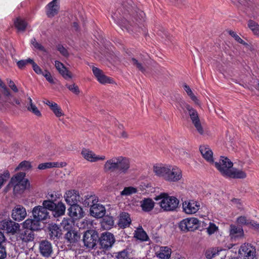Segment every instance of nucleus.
I'll return each instance as SVG.
<instances>
[{"instance_id": "obj_1", "label": "nucleus", "mask_w": 259, "mask_h": 259, "mask_svg": "<svg viewBox=\"0 0 259 259\" xmlns=\"http://www.w3.org/2000/svg\"><path fill=\"white\" fill-rule=\"evenodd\" d=\"M153 170L156 176L168 182H178L183 176L181 169L176 165L156 164L153 166Z\"/></svg>"}, {"instance_id": "obj_2", "label": "nucleus", "mask_w": 259, "mask_h": 259, "mask_svg": "<svg viewBox=\"0 0 259 259\" xmlns=\"http://www.w3.org/2000/svg\"><path fill=\"white\" fill-rule=\"evenodd\" d=\"M155 199L158 201L159 206L164 211L176 210L179 204V200L177 197L166 193H161Z\"/></svg>"}, {"instance_id": "obj_3", "label": "nucleus", "mask_w": 259, "mask_h": 259, "mask_svg": "<svg viewBox=\"0 0 259 259\" xmlns=\"http://www.w3.org/2000/svg\"><path fill=\"white\" fill-rule=\"evenodd\" d=\"M97 202L98 199L95 196H90L84 200V205L90 206V214L92 216L101 218L105 215L106 209L103 205Z\"/></svg>"}, {"instance_id": "obj_4", "label": "nucleus", "mask_w": 259, "mask_h": 259, "mask_svg": "<svg viewBox=\"0 0 259 259\" xmlns=\"http://www.w3.org/2000/svg\"><path fill=\"white\" fill-rule=\"evenodd\" d=\"M179 226L180 230L182 231H193L199 228L200 221L196 218H188L182 220Z\"/></svg>"}, {"instance_id": "obj_5", "label": "nucleus", "mask_w": 259, "mask_h": 259, "mask_svg": "<svg viewBox=\"0 0 259 259\" xmlns=\"http://www.w3.org/2000/svg\"><path fill=\"white\" fill-rule=\"evenodd\" d=\"M185 108L198 133L201 135H204V130L201 124L197 111L188 104L186 105Z\"/></svg>"}, {"instance_id": "obj_6", "label": "nucleus", "mask_w": 259, "mask_h": 259, "mask_svg": "<svg viewBox=\"0 0 259 259\" xmlns=\"http://www.w3.org/2000/svg\"><path fill=\"white\" fill-rule=\"evenodd\" d=\"M200 202L195 199H187L182 203L183 212L189 215H192L197 213L200 209Z\"/></svg>"}, {"instance_id": "obj_7", "label": "nucleus", "mask_w": 259, "mask_h": 259, "mask_svg": "<svg viewBox=\"0 0 259 259\" xmlns=\"http://www.w3.org/2000/svg\"><path fill=\"white\" fill-rule=\"evenodd\" d=\"M238 254L241 259H254L256 255V249L251 244L244 243L240 246Z\"/></svg>"}, {"instance_id": "obj_8", "label": "nucleus", "mask_w": 259, "mask_h": 259, "mask_svg": "<svg viewBox=\"0 0 259 259\" xmlns=\"http://www.w3.org/2000/svg\"><path fill=\"white\" fill-rule=\"evenodd\" d=\"M20 227L19 224L8 219L0 221V229L13 235L17 233Z\"/></svg>"}, {"instance_id": "obj_9", "label": "nucleus", "mask_w": 259, "mask_h": 259, "mask_svg": "<svg viewBox=\"0 0 259 259\" xmlns=\"http://www.w3.org/2000/svg\"><path fill=\"white\" fill-rule=\"evenodd\" d=\"M213 164H214L216 168L224 177H226V175L224 172L229 171L233 166V163L227 157H221L219 162H214Z\"/></svg>"}, {"instance_id": "obj_10", "label": "nucleus", "mask_w": 259, "mask_h": 259, "mask_svg": "<svg viewBox=\"0 0 259 259\" xmlns=\"http://www.w3.org/2000/svg\"><path fill=\"white\" fill-rule=\"evenodd\" d=\"M81 154L86 160L91 162L104 161L106 159L105 155H97L93 151L88 149H83L81 152Z\"/></svg>"}, {"instance_id": "obj_11", "label": "nucleus", "mask_w": 259, "mask_h": 259, "mask_svg": "<svg viewBox=\"0 0 259 259\" xmlns=\"http://www.w3.org/2000/svg\"><path fill=\"white\" fill-rule=\"evenodd\" d=\"M64 197L66 203L70 205L77 204L81 199L79 192L75 190L66 191Z\"/></svg>"}, {"instance_id": "obj_12", "label": "nucleus", "mask_w": 259, "mask_h": 259, "mask_svg": "<svg viewBox=\"0 0 259 259\" xmlns=\"http://www.w3.org/2000/svg\"><path fill=\"white\" fill-rule=\"evenodd\" d=\"M114 235L109 232H105L102 234L100 238V244L102 248L108 249L111 247L115 242Z\"/></svg>"}, {"instance_id": "obj_13", "label": "nucleus", "mask_w": 259, "mask_h": 259, "mask_svg": "<svg viewBox=\"0 0 259 259\" xmlns=\"http://www.w3.org/2000/svg\"><path fill=\"white\" fill-rule=\"evenodd\" d=\"M97 238L98 235L95 232L92 231L85 232L83 237L84 245L89 248H93L96 244Z\"/></svg>"}, {"instance_id": "obj_14", "label": "nucleus", "mask_w": 259, "mask_h": 259, "mask_svg": "<svg viewBox=\"0 0 259 259\" xmlns=\"http://www.w3.org/2000/svg\"><path fill=\"white\" fill-rule=\"evenodd\" d=\"M17 240L21 241L23 242L27 243L31 242L34 239V233L33 231L26 229H20L17 233Z\"/></svg>"}, {"instance_id": "obj_15", "label": "nucleus", "mask_w": 259, "mask_h": 259, "mask_svg": "<svg viewBox=\"0 0 259 259\" xmlns=\"http://www.w3.org/2000/svg\"><path fill=\"white\" fill-rule=\"evenodd\" d=\"M117 162V171L120 174L127 173L131 166L130 160L126 157L118 156Z\"/></svg>"}, {"instance_id": "obj_16", "label": "nucleus", "mask_w": 259, "mask_h": 259, "mask_svg": "<svg viewBox=\"0 0 259 259\" xmlns=\"http://www.w3.org/2000/svg\"><path fill=\"white\" fill-rule=\"evenodd\" d=\"M27 215L26 209L21 205H17L13 209L11 217L16 221H21Z\"/></svg>"}, {"instance_id": "obj_17", "label": "nucleus", "mask_w": 259, "mask_h": 259, "mask_svg": "<svg viewBox=\"0 0 259 259\" xmlns=\"http://www.w3.org/2000/svg\"><path fill=\"white\" fill-rule=\"evenodd\" d=\"M34 219L40 221L46 220L49 216V213L45 208L42 206H35L32 211Z\"/></svg>"}, {"instance_id": "obj_18", "label": "nucleus", "mask_w": 259, "mask_h": 259, "mask_svg": "<svg viewBox=\"0 0 259 259\" xmlns=\"http://www.w3.org/2000/svg\"><path fill=\"white\" fill-rule=\"evenodd\" d=\"M118 156H114L108 159L103 165L105 172H113L117 171Z\"/></svg>"}, {"instance_id": "obj_19", "label": "nucleus", "mask_w": 259, "mask_h": 259, "mask_svg": "<svg viewBox=\"0 0 259 259\" xmlns=\"http://www.w3.org/2000/svg\"><path fill=\"white\" fill-rule=\"evenodd\" d=\"M92 71L97 80L102 84L111 83L112 80L106 76L103 71L96 67H93Z\"/></svg>"}, {"instance_id": "obj_20", "label": "nucleus", "mask_w": 259, "mask_h": 259, "mask_svg": "<svg viewBox=\"0 0 259 259\" xmlns=\"http://www.w3.org/2000/svg\"><path fill=\"white\" fill-rule=\"evenodd\" d=\"M226 250L219 249L218 248H212L206 250L205 256L207 259L219 257V259H224L226 256Z\"/></svg>"}, {"instance_id": "obj_21", "label": "nucleus", "mask_w": 259, "mask_h": 259, "mask_svg": "<svg viewBox=\"0 0 259 259\" xmlns=\"http://www.w3.org/2000/svg\"><path fill=\"white\" fill-rule=\"evenodd\" d=\"M39 249L40 254L44 257H49L53 252L51 243L47 240H44L40 242Z\"/></svg>"}, {"instance_id": "obj_22", "label": "nucleus", "mask_w": 259, "mask_h": 259, "mask_svg": "<svg viewBox=\"0 0 259 259\" xmlns=\"http://www.w3.org/2000/svg\"><path fill=\"white\" fill-rule=\"evenodd\" d=\"M55 66L59 73L65 79H71L72 78V74L67 69L62 63L59 61H55Z\"/></svg>"}, {"instance_id": "obj_23", "label": "nucleus", "mask_w": 259, "mask_h": 259, "mask_svg": "<svg viewBox=\"0 0 259 259\" xmlns=\"http://www.w3.org/2000/svg\"><path fill=\"white\" fill-rule=\"evenodd\" d=\"M226 175V177L233 179H245L247 175L246 172L242 170L235 168H231L229 171H226L224 172Z\"/></svg>"}, {"instance_id": "obj_24", "label": "nucleus", "mask_w": 259, "mask_h": 259, "mask_svg": "<svg viewBox=\"0 0 259 259\" xmlns=\"http://www.w3.org/2000/svg\"><path fill=\"white\" fill-rule=\"evenodd\" d=\"M200 151L203 157L210 164H213V152L209 146L206 145L201 146Z\"/></svg>"}, {"instance_id": "obj_25", "label": "nucleus", "mask_w": 259, "mask_h": 259, "mask_svg": "<svg viewBox=\"0 0 259 259\" xmlns=\"http://www.w3.org/2000/svg\"><path fill=\"white\" fill-rule=\"evenodd\" d=\"M69 215L73 218L80 219L83 217L82 208L77 204L70 205L68 209Z\"/></svg>"}, {"instance_id": "obj_26", "label": "nucleus", "mask_w": 259, "mask_h": 259, "mask_svg": "<svg viewBox=\"0 0 259 259\" xmlns=\"http://www.w3.org/2000/svg\"><path fill=\"white\" fill-rule=\"evenodd\" d=\"M23 227L27 230H38L40 228L39 221L34 218V219H28L22 224Z\"/></svg>"}, {"instance_id": "obj_27", "label": "nucleus", "mask_w": 259, "mask_h": 259, "mask_svg": "<svg viewBox=\"0 0 259 259\" xmlns=\"http://www.w3.org/2000/svg\"><path fill=\"white\" fill-rule=\"evenodd\" d=\"M171 254V249L168 246H160L156 250L155 254L159 259H169Z\"/></svg>"}, {"instance_id": "obj_28", "label": "nucleus", "mask_w": 259, "mask_h": 259, "mask_svg": "<svg viewBox=\"0 0 259 259\" xmlns=\"http://www.w3.org/2000/svg\"><path fill=\"white\" fill-rule=\"evenodd\" d=\"M46 14L49 17H53L56 15L59 11V7L57 0H53L49 3L46 7Z\"/></svg>"}, {"instance_id": "obj_29", "label": "nucleus", "mask_w": 259, "mask_h": 259, "mask_svg": "<svg viewBox=\"0 0 259 259\" xmlns=\"http://www.w3.org/2000/svg\"><path fill=\"white\" fill-rule=\"evenodd\" d=\"M112 17L114 21L122 29L124 30L125 29L128 32L133 31V29L131 28V25L128 24V22L124 18L118 17L116 14H114Z\"/></svg>"}, {"instance_id": "obj_30", "label": "nucleus", "mask_w": 259, "mask_h": 259, "mask_svg": "<svg viewBox=\"0 0 259 259\" xmlns=\"http://www.w3.org/2000/svg\"><path fill=\"white\" fill-rule=\"evenodd\" d=\"M155 202L151 198H145L140 202V206L144 212H150L154 208Z\"/></svg>"}, {"instance_id": "obj_31", "label": "nucleus", "mask_w": 259, "mask_h": 259, "mask_svg": "<svg viewBox=\"0 0 259 259\" xmlns=\"http://www.w3.org/2000/svg\"><path fill=\"white\" fill-rule=\"evenodd\" d=\"M49 229L50 232L49 235L50 236V238L52 239L58 238L62 235L61 230L60 227L55 224L50 225Z\"/></svg>"}, {"instance_id": "obj_32", "label": "nucleus", "mask_w": 259, "mask_h": 259, "mask_svg": "<svg viewBox=\"0 0 259 259\" xmlns=\"http://www.w3.org/2000/svg\"><path fill=\"white\" fill-rule=\"evenodd\" d=\"M131 223V219L128 213L122 212L120 213L118 222L119 225L122 228L128 226Z\"/></svg>"}, {"instance_id": "obj_33", "label": "nucleus", "mask_w": 259, "mask_h": 259, "mask_svg": "<svg viewBox=\"0 0 259 259\" xmlns=\"http://www.w3.org/2000/svg\"><path fill=\"white\" fill-rule=\"evenodd\" d=\"M25 177V173L24 172H20L17 174L15 176L12 177L11 180V183L14 186V191H18V186L23 180L24 179Z\"/></svg>"}, {"instance_id": "obj_34", "label": "nucleus", "mask_w": 259, "mask_h": 259, "mask_svg": "<svg viewBox=\"0 0 259 259\" xmlns=\"http://www.w3.org/2000/svg\"><path fill=\"white\" fill-rule=\"evenodd\" d=\"M230 235L231 238L241 237L243 236V230L241 227L231 225L230 226Z\"/></svg>"}, {"instance_id": "obj_35", "label": "nucleus", "mask_w": 259, "mask_h": 259, "mask_svg": "<svg viewBox=\"0 0 259 259\" xmlns=\"http://www.w3.org/2000/svg\"><path fill=\"white\" fill-rule=\"evenodd\" d=\"M65 238L68 242L73 243L80 238V235L75 230H70L65 234Z\"/></svg>"}, {"instance_id": "obj_36", "label": "nucleus", "mask_w": 259, "mask_h": 259, "mask_svg": "<svg viewBox=\"0 0 259 259\" xmlns=\"http://www.w3.org/2000/svg\"><path fill=\"white\" fill-rule=\"evenodd\" d=\"M14 23L15 27L19 31H24L27 25L26 22L20 17L14 20Z\"/></svg>"}, {"instance_id": "obj_37", "label": "nucleus", "mask_w": 259, "mask_h": 259, "mask_svg": "<svg viewBox=\"0 0 259 259\" xmlns=\"http://www.w3.org/2000/svg\"><path fill=\"white\" fill-rule=\"evenodd\" d=\"M65 165V164L63 162L61 163L58 162H46L39 164L38 166V168L39 169H45L52 167H62Z\"/></svg>"}, {"instance_id": "obj_38", "label": "nucleus", "mask_w": 259, "mask_h": 259, "mask_svg": "<svg viewBox=\"0 0 259 259\" xmlns=\"http://www.w3.org/2000/svg\"><path fill=\"white\" fill-rule=\"evenodd\" d=\"M66 207L64 204L62 202H59L55 204V209L53 210L55 212L54 215L59 217L64 214Z\"/></svg>"}, {"instance_id": "obj_39", "label": "nucleus", "mask_w": 259, "mask_h": 259, "mask_svg": "<svg viewBox=\"0 0 259 259\" xmlns=\"http://www.w3.org/2000/svg\"><path fill=\"white\" fill-rule=\"evenodd\" d=\"M61 225L64 230L69 231L70 230H73L72 229L74 223L73 221L70 219L64 218L61 223Z\"/></svg>"}, {"instance_id": "obj_40", "label": "nucleus", "mask_w": 259, "mask_h": 259, "mask_svg": "<svg viewBox=\"0 0 259 259\" xmlns=\"http://www.w3.org/2000/svg\"><path fill=\"white\" fill-rule=\"evenodd\" d=\"M114 224L112 217L105 216L102 222V226L105 229H110L114 225Z\"/></svg>"}, {"instance_id": "obj_41", "label": "nucleus", "mask_w": 259, "mask_h": 259, "mask_svg": "<svg viewBox=\"0 0 259 259\" xmlns=\"http://www.w3.org/2000/svg\"><path fill=\"white\" fill-rule=\"evenodd\" d=\"M135 237L143 241H147L148 239L147 234L142 228H139L135 231Z\"/></svg>"}, {"instance_id": "obj_42", "label": "nucleus", "mask_w": 259, "mask_h": 259, "mask_svg": "<svg viewBox=\"0 0 259 259\" xmlns=\"http://www.w3.org/2000/svg\"><path fill=\"white\" fill-rule=\"evenodd\" d=\"M50 109L57 118L64 116V113L61 107L56 103L53 105H52Z\"/></svg>"}, {"instance_id": "obj_43", "label": "nucleus", "mask_w": 259, "mask_h": 259, "mask_svg": "<svg viewBox=\"0 0 259 259\" xmlns=\"http://www.w3.org/2000/svg\"><path fill=\"white\" fill-rule=\"evenodd\" d=\"M248 26L254 35L259 37V25L257 23L250 20L248 22Z\"/></svg>"}, {"instance_id": "obj_44", "label": "nucleus", "mask_w": 259, "mask_h": 259, "mask_svg": "<svg viewBox=\"0 0 259 259\" xmlns=\"http://www.w3.org/2000/svg\"><path fill=\"white\" fill-rule=\"evenodd\" d=\"M10 174L8 170H5L0 174V190L6 182L9 180Z\"/></svg>"}, {"instance_id": "obj_45", "label": "nucleus", "mask_w": 259, "mask_h": 259, "mask_svg": "<svg viewBox=\"0 0 259 259\" xmlns=\"http://www.w3.org/2000/svg\"><path fill=\"white\" fill-rule=\"evenodd\" d=\"M61 197V194L60 193L55 191L49 192L46 195L47 200L53 202L56 201L58 199H60Z\"/></svg>"}, {"instance_id": "obj_46", "label": "nucleus", "mask_w": 259, "mask_h": 259, "mask_svg": "<svg viewBox=\"0 0 259 259\" xmlns=\"http://www.w3.org/2000/svg\"><path fill=\"white\" fill-rule=\"evenodd\" d=\"M31 167V163L28 161H22L18 166L16 168V170H27L30 169Z\"/></svg>"}, {"instance_id": "obj_47", "label": "nucleus", "mask_w": 259, "mask_h": 259, "mask_svg": "<svg viewBox=\"0 0 259 259\" xmlns=\"http://www.w3.org/2000/svg\"><path fill=\"white\" fill-rule=\"evenodd\" d=\"M137 189L133 187H127L124 188V189L120 192L121 195L123 196H130L133 194L137 192Z\"/></svg>"}, {"instance_id": "obj_48", "label": "nucleus", "mask_w": 259, "mask_h": 259, "mask_svg": "<svg viewBox=\"0 0 259 259\" xmlns=\"http://www.w3.org/2000/svg\"><path fill=\"white\" fill-rule=\"evenodd\" d=\"M184 89L185 92L187 93L188 95L191 98V99L196 103L198 104V100L197 97L194 95L191 89L187 84L184 85Z\"/></svg>"}, {"instance_id": "obj_49", "label": "nucleus", "mask_w": 259, "mask_h": 259, "mask_svg": "<svg viewBox=\"0 0 259 259\" xmlns=\"http://www.w3.org/2000/svg\"><path fill=\"white\" fill-rule=\"evenodd\" d=\"M55 202L46 200L43 201L42 206L44 207L46 210L53 211V210L55 209Z\"/></svg>"}, {"instance_id": "obj_50", "label": "nucleus", "mask_w": 259, "mask_h": 259, "mask_svg": "<svg viewBox=\"0 0 259 259\" xmlns=\"http://www.w3.org/2000/svg\"><path fill=\"white\" fill-rule=\"evenodd\" d=\"M115 256L117 259H128V252L127 250H123L121 251L115 253Z\"/></svg>"}, {"instance_id": "obj_51", "label": "nucleus", "mask_w": 259, "mask_h": 259, "mask_svg": "<svg viewBox=\"0 0 259 259\" xmlns=\"http://www.w3.org/2000/svg\"><path fill=\"white\" fill-rule=\"evenodd\" d=\"M29 186V183L27 179H24L20 183H19L18 186V191H16L18 192L19 191H23L26 189Z\"/></svg>"}, {"instance_id": "obj_52", "label": "nucleus", "mask_w": 259, "mask_h": 259, "mask_svg": "<svg viewBox=\"0 0 259 259\" xmlns=\"http://www.w3.org/2000/svg\"><path fill=\"white\" fill-rule=\"evenodd\" d=\"M27 109L28 111L33 113L35 115L38 117L41 116V113L40 111L38 109L35 105L33 104L30 106H27Z\"/></svg>"}, {"instance_id": "obj_53", "label": "nucleus", "mask_w": 259, "mask_h": 259, "mask_svg": "<svg viewBox=\"0 0 259 259\" xmlns=\"http://www.w3.org/2000/svg\"><path fill=\"white\" fill-rule=\"evenodd\" d=\"M66 87L70 91L75 95H78L80 93L78 87L75 83L71 84H66Z\"/></svg>"}, {"instance_id": "obj_54", "label": "nucleus", "mask_w": 259, "mask_h": 259, "mask_svg": "<svg viewBox=\"0 0 259 259\" xmlns=\"http://www.w3.org/2000/svg\"><path fill=\"white\" fill-rule=\"evenodd\" d=\"M32 61L33 60L30 58L26 60H21L18 61L17 62V64L20 69H23L27 64L30 63L31 64Z\"/></svg>"}, {"instance_id": "obj_55", "label": "nucleus", "mask_w": 259, "mask_h": 259, "mask_svg": "<svg viewBox=\"0 0 259 259\" xmlns=\"http://www.w3.org/2000/svg\"><path fill=\"white\" fill-rule=\"evenodd\" d=\"M206 229L207 233L210 235L214 234L218 230V227L214 224L210 222Z\"/></svg>"}, {"instance_id": "obj_56", "label": "nucleus", "mask_w": 259, "mask_h": 259, "mask_svg": "<svg viewBox=\"0 0 259 259\" xmlns=\"http://www.w3.org/2000/svg\"><path fill=\"white\" fill-rule=\"evenodd\" d=\"M229 34L232 36L237 42L241 44L245 45L246 43L242 39L240 36L234 31L230 30L229 31Z\"/></svg>"}, {"instance_id": "obj_57", "label": "nucleus", "mask_w": 259, "mask_h": 259, "mask_svg": "<svg viewBox=\"0 0 259 259\" xmlns=\"http://www.w3.org/2000/svg\"><path fill=\"white\" fill-rule=\"evenodd\" d=\"M119 128V131L117 132L116 133L118 136L121 138L127 139L128 138V134L123 129V126L122 125H120Z\"/></svg>"}, {"instance_id": "obj_58", "label": "nucleus", "mask_w": 259, "mask_h": 259, "mask_svg": "<svg viewBox=\"0 0 259 259\" xmlns=\"http://www.w3.org/2000/svg\"><path fill=\"white\" fill-rule=\"evenodd\" d=\"M31 43L35 49L41 51L46 52L44 47L40 44L37 42L35 38H32L31 40Z\"/></svg>"}, {"instance_id": "obj_59", "label": "nucleus", "mask_w": 259, "mask_h": 259, "mask_svg": "<svg viewBox=\"0 0 259 259\" xmlns=\"http://www.w3.org/2000/svg\"><path fill=\"white\" fill-rule=\"evenodd\" d=\"M42 75L50 83L52 84L54 83V79L49 71L46 70L42 74Z\"/></svg>"}, {"instance_id": "obj_60", "label": "nucleus", "mask_w": 259, "mask_h": 259, "mask_svg": "<svg viewBox=\"0 0 259 259\" xmlns=\"http://www.w3.org/2000/svg\"><path fill=\"white\" fill-rule=\"evenodd\" d=\"M132 63L133 65L136 66L137 68L142 72H144V71L145 70L142 64L139 62V61L137 59L135 58H132Z\"/></svg>"}, {"instance_id": "obj_61", "label": "nucleus", "mask_w": 259, "mask_h": 259, "mask_svg": "<svg viewBox=\"0 0 259 259\" xmlns=\"http://www.w3.org/2000/svg\"><path fill=\"white\" fill-rule=\"evenodd\" d=\"M31 65L33 70L36 74L42 75L44 72L42 71L39 66H38L37 64L33 61V60L32 62Z\"/></svg>"}, {"instance_id": "obj_62", "label": "nucleus", "mask_w": 259, "mask_h": 259, "mask_svg": "<svg viewBox=\"0 0 259 259\" xmlns=\"http://www.w3.org/2000/svg\"><path fill=\"white\" fill-rule=\"evenodd\" d=\"M57 50L59 51V52L64 56L67 57L69 55V53L67 50L63 46L61 45H58L57 46Z\"/></svg>"}, {"instance_id": "obj_63", "label": "nucleus", "mask_w": 259, "mask_h": 259, "mask_svg": "<svg viewBox=\"0 0 259 259\" xmlns=\"http://www.w3.org/2000/svg\"><path fill=\"white\" fill-rule=\"evenodd\" d=\"M7 82H8L9 87L11 88V89L13 91H14L15 93H17L18 92V89L13 81H12L11 79H8Z\"/></svg>"}, {"instance_id": "obj_64", "label": "nucleus", "mask_w": 259, "mask_h": 259, "mask_svg": "<svg viewBox=\"0 0 259 259\" xmlns=\"http://www.w3.org/2000/svg\"><path fill=\"white\" fill-rule=\"evenodd\" d=\"M7 256L5 247L3 244H0V259H4Z\"/></svg>"}]
</instances>
